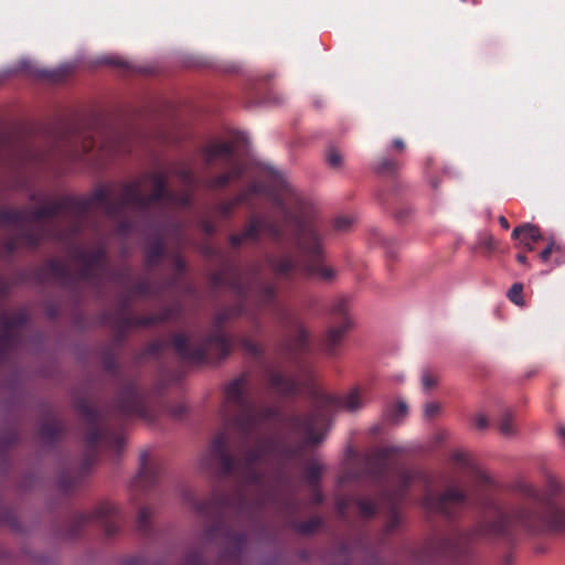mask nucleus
<instances>
[{
    "instance_id": "nucleus-37",
    "label": "nucleus",
    "mask_w": 565,
    "mask_h": 565,
    "mask_svg": "<svg viewBox=\"0 0 565 565\" xmlns=\"http://www.w3.org/2000/svg\"><path fill=\"white\" fill-rule=\"evenodd\" d=\"M322 473V466L316 461H309L303 469V476L309 488L319 486Z\"/></svg>"
},
{
    "instance_id": "nucleus-62",
    "label": "nucleus",
    "mask_w": 565,
    "mask_h": 565,
    "mask_svg": "<svg viewBox=\"0 0 565 565\" xmlns=\"http://www.w3.org/2000/svg\"><path fill=\"white\" fill-rule=\"evenodd\" d=\"M422 382L426 390H430L436 385V379L429 373L423 375Z\"/></svg>"
},
{
    "instance_id": "nucleus-49",
    "label": "nucleus",
    "mask_w": 565,
    "mask_h": 565,
    "mask_svg": "<svg viewBox=\"0 0 565 565\" xmlns=\"http://www.w3.org/2000/svg\"><path fill=\"white\" fill-rule=\"evenodd\" d=\"M452 462L463 469H469L471 467V461L468 454L463 451H455L451 455Z\"/></svg>"
},
{
    "instance_id": "nucleus-44",
    "label": "nucleus",
    "mask_w": 565,
    "mask_h": 565,
    "mask_svg": "<svg viewBox=\"0 0 565 565\" xmlns=\"http://www.w3.org/2000/svg\"><path fill=\"white\" fill-rule=\"evenodd\" d=\"M523 285L520 282H515L511 286L508 291V298L511 302L522 306L523 305Z\"/></svg>"
},
{
    "instance_id": "nucleus-43",
    "label": "nucleus",
    "mask_w": 565,
    "mask_h": 565,
    "mask_svg": "<svg viewBox=\"0 0 565 565\" xmlns=\"http://www.w3.org/2000/svg\"><path fill=\"white\" fill-rule=\"evenodd\" d=\"M172 338L173 335L170 338L169 342L158 340L149 343L146 349V353L151 356H160L163 353L167 344H170L173 348Z\"/></svg>"
},
{
    "instance_id": "nucleus-52",
    "label": "nucleus",
    "mask_w": 565,
    "mask_h": 565,
    "mask_svg": "<svg viewBox=\"0 0 565 565\" xmlns=\"http://www.w3.org/2000/svg\"><path fill=\"white\" fill-rule=\"evenodd\" d=\"M100 63L102 64H106V65H113V66L121 67V68H125V70L129 68V63L124 61L119 56H113V55L104 56V57L100 58Z\"/></svg>"
},
{
    "instance_id": "nucleus-16",
    "label": "nucleus",
    "mask_w": 565,
    "mask_h": 565,
    "mask_svg": "<svg viewBox=\"0 0 565 565\" xmlns=\"http://www.w3.org/2000/svg\"><path fill=\"white\" fill-rule=\"evenodd\" d=\"M330 327L327 329L322 340V348L328 356L334 358L345 333L352 328V319L349 315V299L338 297L330 307Z\"/></svg>"
},
{
    "instance_id": "nucleus-9",
    "label": "nucleus",
    "mask_w": 565,
    "mask_h": 565,
    "mask_svg": "<svg viewBox=\"0 0 565 565\" xmlns=\"http://www.w3.org/2000/svg\"><path fill=\"white\" fill-rule=\"evenodd\" d=\"M254 195L266 196L285 221L295 225L298 246L305 255H318L319 235L309 220V205L278 171L267 169L263 180L250 183L246 190L233 198L232 202L235 206L245 204Z\"/></svg>"
},
{
    "instance_id": "nucleus-8",
    "label": "nucleus",
    "mask_w": 565,
    "mask_h": 565,
    "mask_svg": "<svg viewBox=\"0 0 565 565\" xmlns=\"http://www.w3.org/2000/svg\"><path fill=\"white\" fill-rule=\"evenodd\" d=\"M145 179L152 182L150 194L141 192V181L125 182L121 184V196L113 198L108 188L95 191V200L103 203V212L117 222V233L121 236L137 232V220L126 217V211L132 209L142 221H167L164 205L172 192L168 188V178L162 172H148Z\"/></svg>"
},
{
    "instance_id": "nucleus-7",
    "label": "nucleus",
    "mask_w": 565,
    "mask_h": 565,
    "mask_svg": "<svg viewBox=\"0 0 565 565\" xmlns=\"http://www.w3.org/2000/svg\"><path fill=\"white\" fill-rule=\"evenodd\" d=\"M309 220L316 226L319 235V253L317 256L305 255L297 242V231L292 223L274 221L264 216H252L241 233L245 241L259 242L264 231L270 241L282 246L288 243V232L291 233L292 242L298 252V256L291 253H281L279 255H266V263L277 278L291 280L296 275H302L307 279H313L322 282H331L337 271L323 264L322 249V228L318 222L312 218L311 207L309 206Z\"/></svg>"
},
{
    "instance_id": "nucleus-17",
    "label": "nucleus",
    "mask_w": 565,
    "mask_h": 565,
    "mask_svg": "<svg viewBox=\"0 0 565 565\" xmlns=\"http://www.w3.org/2000/svg\"><path fill=\"white\" fill-rule=\"evenodd\" d=\"M394 447H385L365 456L361 463L347 470L342 482H358L367 479L374 483H381L387 471V460L394 455Z\"/></svg>"
},
{
    "instance_id": "nucleus-60",
    "label": "nucleus",
    "mask_w": 565,
    "mask_h": 565,
    "mask_svg": "<svg viewBox=\"0 0 565 565\" xmlns=\"http://www.w3.org/2000/svg\"><path fill=\"white\" fill-rule=\"evenodd\" d=\"M244 242H245V239L241 233L239 234H231L228 236V243L234 248L241 247Z\"/></svg>"
},
{
    "instance_id": "nucleus-34",
    "label": "nucleus",
    "mask_w": 565,
    "mask_h": 565,
    "mask_svg": "<svg viewBox=\"0 0 565 565\" xmlns=\"http://www.w3.org/2000/svg\"><path fill=\"white\" fill-rule=\"evenodd\" d=\"M401 168V162L397 159L383 157L379 159L374 169L380 175L394 177Z\"/></svg>"
},
{
    "instance_id": "nucleus-3",
    "label": "nucleus",
    "mask_w": 565,
    "mask_h": 565,
    "mask_svg": "<svg viewBox=\"0 0 565 565\" xmlns=\"http://www.w3.org/2000/svg\"><path fill=\"white\" fill-rule=\"evenodd\" d=\"M183 499L199 515L211 522L204 530L205 541L222 540L220 563L241 562L247 543V532L241 527L262 526L264 509L271 503L277 504L278 511L286 519L285 527L298 534L312 535L323 525V520L319 515L307 521L297 520L299 500L294 495L278 499L276 491L267 483V478L265 490L257 487H238L233 495L214 490L204 500H198L189 490L183 493Z\"/></svg>"
},
{
    "instance_id": "nucleus-13",
    "label": "nucleus",
    "mask_w": 565,
    "mask_h": 565,
    "mask_svg": "<svg viewBox=\"0 0 565 565\" xmlns=\"http://www.w3.org/2000/svg\"><path fill=\"white\" fill-rule=\"evenodd\" d=\"M228 321L227 313L223 309L220 310L211 321L210 333L203 335L195 343L188 334H173L172 345L175 354L181 360L193 363L226 359L233 350V339L225 332Z\"/></svg>"
},
{
    "instance_id": "nucleus-51",
    "label": "nucleus",
    "mask_w": 565,
    "mask_h": 565,
    "mask_svg": "<svg viewBox=\"0 0 565 565\" xmlns=\"http://www.w3.org/2000/svg\"><path fill=\"white\" fill-rule=\"evenodd\" d=\"M199 228L207 236H212L216 233V225L209 217H203L199 221Z\"/></svg>"
},
{
    "instance_id": "nucleus-59",
    "label": "nucleus",
    "mask_w": 565,
    "mask_h": 565,
    "mask_svg": "<svg viewBox=\"0 0 565 565\" xmlns=\"http://www.w3.org/2000/svg\"><path fill=\"white\" fill-rule=\"evenodd\" d=\"M96 146V141L92 138H85L82 142V153L87 154L89 153Z\"/></svg>"
},
{
    "instance_id": "nucleus-56",
    "label": "nucleus",
    "mask_w": 565,
    "mask_h": 565,
    "mask_svg": "<svg viewBox=\"0 0 565 565\" xmlns=\"http://www.w3.org/2000/svg\"><path fill=\"white\" fill-rule=\"evenodd\" d=\"M247 319L253 323L255 331L259 333L262 331V322L259 320L258 312L249 310Z\"/></svg>"
},
{
    "instance_id": "nucleus-61",
    "label": "nucleus",
    "mask_w": 565,
    "mask_h": 565,
    "mask_svg": "<svg viewBox=\"0 0 565 565\" xmlns=\"http://www.w3.org/2000/svg\"><path fill=\"white\" fill-rule=\"evenodd\" d=\"M312 492V503L315 504H321L324 500V497L320 490L319 486H316L315 488H310Z\"/></svg>"
},
{
    "instance_id": "nucleus-27",
    "label": "nucleus",
    "mask_w": 565,
    "mask_h": 565,
    "mask_svg": "<svg viewBox=\"0 0 565 565\" xmlns=\"http://www.w3.org/2000/svg\"><path fill=\"white\" fill-rule=\"evenodd\" d=\"M65 429L62 420L53 417L44 420L39 427V435L41 439L47 445H54L58 441Z\"/></svg>"
},
{
    "instance_id": "nucleus-25",
    "label": "nucleus",
    "mask_w": 565,
    "mask_h": 565,
    "mask_svg": "<svg viewBox=\"0 0 565 565\" xmlns=\"http://www.w3.org/2000/svg\"><path fill=\"white\" fill-rule=\"evenodd\" d=\"M206 167H211L216 159L231 161L234 154V147L231 142H211L200 149Z\"/></svg>"
},
{
    "instance_id": "nucleus-14",
    "label": "nucleus",
    "mask_w": 565,
    "mask_h": 565,
    "mask_svg": "<svg viewBox=\"0 0 565 565\" xmlns=\"http://www.w3.org/2000/svg\"><path fill=\"white\" fill-rule=\"evenodd\" d=\"M228 321L227 313L223 309L220 310L211 321L210 333L203 335L195 343L188 334H173L172 345L175 354L181 360L193 363L226 359L233 350V339L225 332Z\"/></svg>"
},
{
    "instance_id": "nucleus-53",
    "label": "nucleus",
    "mask_w": 565,
    "mask_h": 565,
    "mask_svg": "<svg viewBox=\"0 0 565 565\" xmlns=\"http://www.w3.org/2000/svg\"><path fill=\"white\" fill-rule=\"evenodd\" d=\"M440 406L438 403L430 402L425 405L424 414L427 418H433L439 413Z\"/></svg>"
},
{
    "instance_id": "nucleus-20",
    "label": "nucleus",
    "mask_w": 565,
    "mask_h": 565,
    "mask_svg": "<svg viewBox=\"0 0 565 565\" xmlns=\"http://www.w3.org/2000/svg\"><path fill=\"white\" fill-rule=\"evenodd\" d=\"M28 315L18 311L0 317V365L3 364L19 344L18 331L26 323Z\"/></svg>"
},
{
    "instance_id": "nucleus-6",
    "label": "nucleus",
    "mask_w": 565,
    "mask_h": 565,
    "mask_svg": "<svg viewBox=\"0 0 565 565\" xmlns=\"http://www.w3.org/2000/svg\"><path fill=\"white\" fill-rule=\"evenodd\" d=\"M93 207H99L103 211V203L95 200V192L87 198L66 195L35 209L0 207V224L18 226L13 234L3 239L4 255L11 257L22 247L36 249L47 238L62 241V232L57 226L52 228L44 224L25 226L29 221L53 218L61 213H66L74 220L77 228L78 223ZM8 294L9 284L4 277L0 276V305L6 300Z\"/></svg>"
},
{
    "instance_id": "nucleus-23",
    "label": "nucleus",
    "mask_w": 565,
    "mask_h": 565,
    "mask_svg": "<svg viewBox=\"0 0 565 565\" xmlns=\"http://www.w3.org/2000/svg\"><path fill=\"white\" fill-rule=\"evenodd\" d=\"M264 374L267 381L268 388L280 396H295L299 386L297 381L286 375L278 367L270 364L264 366Z\"/></svg>"
},
{
    "instance_id": "nucleus-47",
    "label": "nucleus",
    "mask_w": 565,
    "mask_h": 565,
    "mask_svg": "<svg viewBox=\"0 0 565 565\" xmlns=\"http://www.w3.org/2000/svg\"><path fill=\"white\" fill-rule=\"evenodd\" d=\"M166 412L170 417L181 419L188 413V407L183 403H177L174 405L167 406Z\"/></svg>"
},
{
    "instance_id": "nucleus-24",
    "label": "nucleus",
    "mask_w": 565,
    "mask_h": 565,
    "mask_svg": "<svg viewBox=\"0 0 565 565\" xmlns=\"http://www.w3.org/2000/svg\"><path fill=\"white\" fill-rule=\"evenodd\" d=\"M161 473V463L152 461L148 454L143 452L140 456V469L134 484L139 490H150L157 484Z\"/></svg>"
},
{
    "instance_id": "nucleus-31",
    "label": "nucleus",
    "mask_w": 565,
    "mask_h": 565,
    "mask_svg": "<svg viewBox=\"0 0 565 565\" xmlns=\"http://www.w3.org/2000/svg\"><path fill=\"white\" fill-rule=\"evenodd\" d=\"M338 404L349 412H355L364 406L365 397L362 391L355 387L339 398Z\"/></svg>"
},
{
    "instance_id": "nucleus-10",
    "label": "nucleus",
    "mask_w": 565,
    "mask_h": 565,
    "mask_svg": "<svg viewBox=\"0 0 565 565\" xmlns=\"http://www.w3.org/2000/svg\"><path fill=\"white\" fill-rule=\"evenodd\" d=\"M71 258L81 263V268L76 274L65 262L51 258L35 269V278L40 282L55 279L68 289H76L81 281L99 285L106 271L107 250L105 247L100 246L92 252L74 247L71 250Z\"/></svg>"
},
{
    "instance_id": "nucleus-40",
    "label": "nucleus",
    "mask_w": 565,
    "mask_h": 565,
    "mask_svg": "<svg viewBox=\"0 0 565 565\" xmlns=\"http://www.w3.org/2000/svg\"><path fill=\"white\" fill-rule=\"evenodd\" d=\"M173 267H174V271H175L174 277L168 278L162 281L163 285L166 286L167 290L172 288L177 284L178 279L185 270V262L181 257V255H179V254L173 255Z\"/></svg>"
},
{
    "instance_id": "nucleus-54",
    "label": "nucleus",
    "mask_w": 565,
    "mask_h": 565,
    "mask_svg": "<svg viewBox=\"0 0 565 565\" xmlns=\"http://www.w3.org/2000/svg\"><path fill=\"white\" fill-rule=\"evenodd\" d=\"M495 239L492 235H486L480 241V246L486 248L488 252H492L495 248Z\"/></svg>"
},
{
    "instance_id": "nucleus-18",
    "label": "nucleus",
    "mask_w": 565,
    "mask_h": 565,
    "mask_svg": "<svg viewBox=\"0 0 565 565\" xmlns=\"http://www.w3.org/2000/svg\"><path fill=\"white\" fill-rule=\"evenodd\" d=\"M122 516L119 509L109 502L100 503L92 512H83L76 515L75 526L81 527L87 524H97L103 527L107 536L115 535L120 527Z\"/></svg>"
},
{
    "instance_id": "nucleus-5",
    "label": "nucleus",
    "mask_w": 565,
    "mask_h": 565,
    "mask_svg": "<svg viewBox=\"0 0 565 565\" xmlns=\"http://www.w3.org/2000/svg\"><path fill=\"white\" fill-rule=\"evenodd\" d=\"M260 269L258 265H252L249 277H246L236 265L227 266L211 277L214 288L226 287L237 296L235 305L227 306L223 310L230 321L242 316L247 317L249 309L247 301L253 294L257 310L270 309L276 321L286 330H295L292 338L284 339L277 347V352L299 372L307 369L303 356L310 351V337L299 318L288 308L277 302V288L275 285L259 280Z\"/></svg>"
},
{
    "instance_id": "nucleus-26",
    "label": "nucleus",
    "mask_w": 565,
    "mask_h": 565,
    "mask_svg": "<svg viewBox=\"0 0 565 565\" xmlns=\"http://www.w3.org/2000/svg\"><path fill=\"white\" fill-rule=\"evenodd\" d=\"M512 237L519 238L520 243L529 250H533L534 243L543 238L540 227L530 223L515 227L512 232Z\"/></svg>"
},
{
    "instance_id": "nucleus-21",
    "label": "nucleus",
    "mask_w": 565,
    "mask_h": 565,
    "mask_svg": "<svg viewBox=\"0 0 565 565\" xmlns=\"http://www.w3.org/2000/svg\"><path fill=\"white\" fill-rule=\"evenodd\" d=\"M131 298L132 295L130 292L121 295L116 310L109 315L110 323L119 339H124L129 329L138 328L141 324L140 321L143 316H136L130 311Z\"/></svg>"
},
{
    "instance_id": "nucleus-29",
    "label": "nucleus",
    "mask_w": 565,
    "mask_h": 565,
    "mask_svg": "<svg viewBox=\"0 0 565 565\" xmlns=\"http://www.w3.org/2000/svg\"><path fill=\"white\" fill-rule=\"evenodd\" d=\"M167 290L163 282L156 284L149 279H142L140 281H137L134 284V286L130 289V294L134 296L139 297H151V298H158L160 297L164 291Z\"/></svg>"
},
{
    "instance_id": "nucleus-48",
    "label": "nucleus",
    "mask_w": 565,
    "mask_h": 565,
    "mask_svg": "<svg viewBox=\"0 0 565 565\" xmlns=\"http://www.w3.org/2000/svg\"><path fill=\"white\" fill-rule=\"evenodd\" d=\"M235 209V203L232 200L220 202L215 206L216 212L224 218L231 217Z\"/></svg>"
},
{
    "instance_id": "nucleus-32",
    "label": "nucleus",
    "mask_w": 565,
    "mask_h": 565,
    "mask_svg": "<svg viewBox=\"0 0 565 565\" xmlns=\"http://www.w3.org/2000/svg\"><path fill=\"white\" fill-rule=\"evenodd\" d=\"M237 343L241 347V349L247 353L248 355L257 359V360H264L265 358V349L262 344L254 341L247 335H242L237 338Z\"/></svg>"
},
{
    "instance_id": "nucleus-41",
    "label": "nucleus",
    "mask_w": 565,
    "mask_h": 565,
    "mask_svg": "<svg viewBox=\"0 0 565 565\" xmlns=\"http://www.w3.org/2000/svg\"><path fill=\"white\" fill-rule=\"evenodd\" d=\"M326 161L332 169H340L343 166V157L335 147H329L327 149Z\"/></svg>"
},
{
    "instance_id": "nucleus-22",
    "label": "nucleus",
    "mask_w": 565,
    "mask_h": 565,
    "mask_svg": "<svg viewBox=\"0 0 565 565\" xmlns=\"http://www.w3.org/2000/svg\"><path fill=\"white\" fill-rule=\"evenodd\" d=\"M145 226L152 230L154 232V239L148 244L145 250L146 256V265L149 268L156 267L159 265L161 259L166 255V243H164V232L167 226L164 225L166 221H142Z\"/></svg>"
},
{
    "instance_id": "nucleus-4",
    "label": "nucleus",
    "mask_w": 565,
    "mask_h": 565,
    "mask_svg": "<svg viewBox=\"0 0 565 565\" xmlns=\"http://www.w3.org/2000/svg\"><path fill=\"white\" fill-rule=\"evenodd\" d=\"M103 366L106 372L119 381V387L108 413L97 409L87 401L77 403L76 407L84 423L85 458L79 471L64 472L60 477L58 488L64 493H72L79 488L96 460L98 445L116 452L121 451L125 444L124 436L120 430L110 427L109 419L132 417L145 420L154 419L150 392L139 385L135 379H120L118 360L115 353L107 352L104 354Z\"/></svg>"
},
{
    "instance_id": "nucleus-11",
    "label": "nucleus",
    "mask_w": 565,
    "mask_h": 565,
    "mask_svg": "<svg viewBox=\"0 0 565 565\" xmlns=\"http://www.w3.org/2000/svg\"><path fill=\"white\" fill-rule=\"evenodd\" d=\"M71 258L81 263V268L76 274L65 262L51 258L35 269V278L40 282L55 279L68 289H76L81 281L99 285L106 271L107 250L105 247L100 246L92 252L74 247L71 250Z\"/></svg>"
},
{
    "instance_id": "nucleus-42",
    "label": "nucleus",
    "mask_w": 565,
    "mask_h": 565,
    "mask_svg": "<svg viewBox=\"0 0 565 565\" xmlns=\"http://www.w3.org/2000/svg\"><path fill=\"white\" fill-rule=\"evenodd\" d=\"M231 183V175L226 173H221L214 178H211L205 181V185L210 190H218L227 186Z\"/></svg>"
},
{
    "instance_id": "nucleus-30",
    "label": "nucleus",
    "mask_w": 565,
    "mask_h": 565,
    "mask_svg": "<svg viewBox=\"0 0 565 565\" xmlns=\"http://www.w3.org/2000/svg\"><path fill=\"white\" fill-rule=\"evenodd\" d=\"M181 313L179 306H169L162 308L158 313L143 316L140 327H151L159 323L169 322L177 319Z\"/></svg>"
},
{
    "instance_id": "nucleus-33",
    "label": "nucleus",
    "mask_w": 565,
    "mask_h": 565,
    "mask_svg": "<svg viewBox=\"0 0 565 565\" xmlns=\"http://www.w3.org/2000/svg\"><path fill=\"white\" fill-rule=\"evenodd\" d=\"M171 173L174 174L186 186H193L196 182L190 163H177L171 168Z\"/></svg>"
},
{
    "instance_id": "nucleus-28",
    "label": "nucleus",
    "mask_w": 565,
    "mask_h": 565,
    "mask_svg": "<svg viewBox=\"0 0 565 565\" xmlns=\"http://www.w3.org/2000/svg\"><path fill=\"white\" fill-rule=\"evenodd\" d=\"M192 205V193L191 191H173L171 192L166 205H164V212H166V223L164 225L168 226L169 224H172L177 231H181V224L178 222H172L168 215L167 207L168 206H177L182 209H189Z\"/></svg>"
},
{
    "instance_id": "nucleus-39",
    "label": "nucleus",
    "mask_w": 565,
    "mask_h": 565,
    "mask_svg": "<svg viewBox=\"0 0 565 565\" xmlns=\"http://www.w3.org/2000/svg\"><path fill=\"white\" fill-rule=\"evenodd\" d=\"M151 516L152 510L149 507H142L138 512L137 529L145 536L151 532Z\"/></svg>"
},
{
    "instance_id": "nucleus-57",
    "label": "nucleus",
    "mask_w": 565,
    "mask_h": 565,
    "mask_svg": "<svg viewBox=\"0 0 565 565\" xmlns=\"http://www.w3.org/2000/svg\"><path fill=\"white\" fill-rule=\"evenodd\" d=\"M226 174L231 175V181L238 180L244 174V168L239 164H234L230 171L225 172Z\"/></svg>"
},
{
    "instance_id": "nucleus-38",
    "label": "nucleus",
    "mask_w": 565,
    "mask_h": 565,
    "mask_svg": "<svg viewBox=\"0 0 565 565\" xmlns=\"http://www.w3.org/2000/svg\"><path fill=\"white\" fill-rule=\"evenodd\" d=\"M498 429L501 435L511 437L515 434L513 415L509 409H504L498 420Z\"/></svg>"
},
{
    "instance_id": "nucleus-2",
    "label": "nucleus",
    "mask_w": 565,
    "mask_h": 565,
    "mask_svg": "<svg viewBox=\"0 0 565 565\" xmlns=\"http://www.w3.org/2000/svg\"><path fill=\"white\" fill-rule=\"evenodd\" d=\"M224 428L212 440L203 458L221 478L233 476L238 487L265 490L266 472L262 468L276 450L278 439L262 433L263 425L277 420L275 406L258 405L249 390L247 374H241L224 388L222 408Z\"/></svg>"
},
{
    "instance_id": "nucleus-50",
    "label": "nucleus",
    "mask_w": 565,
    "mask_h": 565,
    "mask_svg": "<svg viewBox=\"0 0 565 565\" xmlns=\"http://www.w3.org/2000/svg\"><path fill=\"white\" fill-rule=\"evenodd\" d=\"M353 220L349 216H338L333 221V228L337 232H347L352 226Z\"/></svg>"
},
{
    "instance_id": "nucleus-36",
    "label": "nucleus",
    "mask_w": 565,
    "mask_h": 565,
    "mask_svg": "<svg viewBox=\"0 0 565 565\" xmlns=\"http://www.w3.org/2000/svg\"><path fill=\"white\" fill-rule=\"evenodd\" d=\"M408 412V407L405 402H397L394 405H390L386 407L384 412V417L387 422L392 424H397L403 420Z\"/></svg>"
},
{
    "instance_id": "nucleus-35",
    "label": "nucleus",
    "mask_w": 565,
    "mask_h": 565,
    "mask_svg": "<svg viewBox=\"0 0 565 565\" xmlns=\"http://www.w3.org/2000/svg\"><path fill=\"white\" fill-rule=\"evenodd\" d=\"M71 73L72 67L70 65H63L56 70H38L35 75L50 82L58 83L64 81Z\"/></svg>"
},
{
    "instance_id": "nucleus-63",
    "label": "nucleus",
    "mask_w": 565,
    "mask_h": 565,
    "mask_svg": "<svg viewBox=\"0 0 565 565\" xmlns=\"http://www.w3.org/2000/svg\"><path fill=\"white\" fill-rule=\"evenodd\" d=\"M514 562V554L509 551L508 553H505L502 557V564L503 565H512Z\"/></svg>"
},
{
    "instance_id": "nucleus-64",
    "label": "nucleus",
    "mask_w": 565,
    "mask_h": 565,
    "mask_svg": "<svg viewBox=\"0 0 565 565\" xmlns=\"http://www.w3.org/2000/svg\"><path fill=\"white\" fill-rule=\"evenodd\" d=\"M392 146H393V148H394L396 151H399V152H402V151L405 149V143H404V141H403L402 139H399V138L394 139V141H393V145H392Z\"/></svg>"
},
{
    "instance_id": "nucleus-45",
    "label": "nucleus",
    "mask_w": 565,
    "mask_h": 565,
    "mask_svg": "<svg viewBox=\"0 0 565 565\" xmlns=\"http://www.w3.org/2000/svg\"><path fill=\"white\" fill-rule=\"evenodd\" d=\"M182 565H209V563L201 551H194L185 555Z\"/></svg>"
},
{
    "instance_id": "nucleus-46",
    "label": "nucleus",
    "mask_w": 565,
    "mask_h": 565,
    "mask_svg": "<svg viewBox=\"0 0 565 565\" xmlns=\"http://www.w3.org/2000/svg\"><path fill=\"white\" fill-rule=\"evenodd\" d=\"M337 555L343 558L341 564H330V565H350L351 561V547L348 542H341L337 546Z\"/></svg>"
},
{
    "instance_id": "nucleus-15",
    "label": "nucleus",
    "mask_w": 565,
    "mask_h": 565,
    "mask_svg": "<svg viewBox=\"0 0 565 565\" xmlns=\"http://www.w3.org/2000/svg\"><path fill=\"white\" fill-rule=\"evenodd\" d=\"M228 321L227 313L223 309L220 310L211 321L210 333L203 335L195 343L188 334H173L172 345L175 354L181 360L193 363L226 359L233 350V339L225 332Z\"/></svg>"
},
{
    "instance_id": "nucleus-19",
    "label": "nucleus",
    "mask_w": 565,
    "mask_h": 565,
    "mask_svg": "<svg viewBox=\"0 0 565 565\" xmlns=\"http://www.w3.org/2000/svg\"><path fill=\"white\" fill-rule=\"evenodd\" d=\"M327 417L321 409H315L306 415H291L288 417V426L295 433L303 434L306 445L315 446L324 439L321 431L326 425Z\"/></svg>"
},
{
    "instance_id": "nucleus-58",
    "label": "nucleus",
    "mask_w": 565,
    "mask_h": 565,
    "mask_svg": "<svg viewBox=\"0 0 565 565\" xmlns=\"http://www.w3.org/2000/svg\"><path fill=\"white\" fill-rule=\"evenodd\" d=\"M473 423L478 429H487L489 427V419L483 414H477Z\"/></svg>"
},
{
    "instance_id": "nucleus-55",
    "label": "nucleus",
    "mask_w": 565,
    "mask_h": 565,
    "mask_svg": "<svg viewBox=\"0 0 565 565\" xmlns=\"http://www.w3.org/2000/svg\"><path fill=\"white\" fill-rule=\"evenodd\" d=\"M559 247L554 243V242H551L541 253H540V258L543 260V262H547L550 256L552 255V253L556 249H558Z\"/></svg>"
},
{
    "instance_id": "nucleus-12",
    "label": "nucleus",
    "mask_w": 565,
    "mask_h": 565,
    "mask_svg": "<svg viewBox=\"0 0 565 565\" xmlns=\"http://www.w3.org/2000/svg\"><path fill=\"white\" fill-rule=\"evenodd\" d=\"M419 477H423L419 472L403 470L401 473L399 486L394 490H382L379 498L374 500L356 494L340 497L335 503L337 512L340 518L344 519L347 518L349 508L354 504L360 518L369 520L376 515L380 504H384L388 511V518L385 524V534H392L402 523L399 505L405 500L412 482Z\"/></svg>"
},
{
    "instance_id": "nucleus-1",
    "label": "nucleus",
    "mask_w": 565,
    "mask_h": 565,
    "mask_svg": "<svg viewBox=\"0 0 565 565\" xmlns=\"http://www.w3.org/2000/svg\"><path fill=\"white\" fill-rule=\"evenodd\" d=\"M564 495V481L553 475L546 477L544 490L525 479L516 480L512 486V501L505 505L492 498L473 502L458 487L440 493L426 492L423 508L447 521L457 519L465 505L494 512L493 518L482 519L467 531L440 539L434 552L447 564L430 559L427 565H469L475 556L473 545L479 541L513 548L526 537L565 534V508L559 504Z\"/></svg>"
}]
</instances>
